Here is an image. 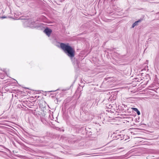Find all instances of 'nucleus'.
Masks as SVG:
<instances>
[{
	"instance_id": "nucleus-5",
	"label": "nucleus",
	"mask_w": 159,
	"mask_h": 159,
	"mask_svg": "<svg viewBox=\"0 0 159 159\" xmlns=\"http://www.w3.org/2000/svg\"><path fill=\"white\" fill-rule=\"evenodd\" d=\"M41 24L39 23H36L34 21H33L32 24L30 25L31 28H36L37 29H40L41 27Z\"/></svg>"
},
{
	"instance_id": "nucleus-9",
	"label": "nucleus",
	"mask_w": 159,
	"mask_h": 159,
	"mask_svg": "<svg viewBox=\"0 0 159 159\" xmlns=\"http://www.w3.org/2000/svg\"><path fill=\"white\" fill-rule=\"evenodd\" d=\"M142 19H140L139 20H138L135 21L132 25L131 28H134L135 26H138L139 25V23H140Z\"/></svg>"
},
{
	"instance_id": "nucleus-3",
	"label": "nucleus",
	"mask_w": 159,
	"mask_h": 159,
	"mask_svg": "<svg viewBox=\"0 0 159 159\" xmlns=\"http://www.w3.org/2000/svg\"><path fill=\"white\" fill-rule=\"evenodd\" d=\"M90 130V129H89ZM79 132H81L84 135L85 134L88 137L91 138H94L96 137L97 134L93 133L91 131L86 129L84 127L80 128L79 130Z\"/></svg>"
},
{
	"instance_id": "nucleus-6",
	"label": "nucleus",
	"mask_w": 159,
	"mask_h": 159,
	"mask_svg": "<svg viewBox=\"0 0 159 159\" xmlns=\"http://www.w3.org/2000/svg\"><path fill=\"white\" fill-rule=\"evenodd\" d=\"M43 32L47 35L49 37L52 32V30L51 29L48 27H46L43 30Z\"/></svg>"
},
{
	"instance_id": "nucleus-20",
	"label": "nucleus",
	"mask_w": 159,
	"mask_h": 159,
	"mask_svg": "<svg viewBox=\"0 0 159 159\" xmlns=\"http://www.w3.org/2000/svg\"><path fill=\"white\" fill-rule=\"evenodd\" d=\"M77 141V140H74L72 142H74V143H75V142H76Z\"/></svg>"
},
{
	"instance_id": "nucleus-16",
	"label": "nucleus",
	"mask_w": 159,
	"mask_h": 159,
	"mask_svg": "<svg viewBox=\"0 0 159 159\" xmlns=\"http://www.w3.org/2000/svg\"><path fill=\"white\" fill-rule=\"evenodd\" d=\"M97 102L96 101L94 100L92 104V106H93V107L96 104Z\"/></svg>"
},
{
	"instance_id": "nucleus-15",
	"label": "nucleus",
	"mask_w": 159,
	"mask_h": 159,
	"mask_svg": "<svg viewBox=\"0 0 159 159\" xmlns=\"http://www.w3.org/2000/svg\"><path fill=\"white\" fill-rule=\"evenodd\" d=\"M41 121L44 124H45L46 123V120L44 118H41Z\"/></svg>"
},
{
	"instance_id": "nucleus-19",
	"label": "nucleus",
	"mask_w": 159,
	"mask_h": 159,
	"mask_svg": "<svg viewBox=\"0 0 159 159\" xmlns=\"http://www.w3.org/2000/svg\"><path fill=\"white\" fill-rule=\"evenodd\" d=\"M6 17H6V16H2V19H4V18H6Z\"/></svg>"
},
{
	"instance_id": "nucleus-24",
	"label": "nucleus",
	"mask_w": 159,
	"mask_h": 159,
	"mask_svg": "<svg viewBox=\"0 0 159 159\" xmlns=\"http://www.w3.org/2000/svg\"><path fill=\"white\" fill-rule=\"evenodd\" d=\"M25 88V89H28V88Z\"/></svg>"
},
{
	"instance_id": "nucleus-17",
	"label": "nucleus",
	"mask_w": 159,
	"mask_h": 159,
	"mask_svg": "<svg viewBox=\"0 0 159 159\" xmlns=\"http://www.w3.org/2000/svg\"><path fill=\"white\" fill-rule=\"evenodd\" d=\"M40 18H42V19H43L44 20H45L46 19V17L45 16H42L40 17Z\"/></svg>"
},
{
	"instance_id": "nucleus-7",
	"label": "nucleus",
	"mask_w": 159,
	"mask_h": 159,
	"mask_svg": "<svg viewBox=\"0 0 159 159\" xmlns=\"http://www.w3.org/2000/svg\"><path fill=\"white\" fill-rule=\"evenodd\" d=\"M34 1L38 4L36 7H41L44 3L41 0H34Z\"/></svg>"
},
{
	"instance_id": "nucleus-18",
	"label": "nucleus",
	"mask_w": 159,
	"mask_h": 159,
	"mask_svg": "<svg viewBox=\"0 0 159 159\" xmlns=\"http://www.w3.org/2000/svg\"><path fill=\"white\" fill-rule=\"evenodd\" d=\"M58 89L56 90H54V91H48V92H55V91H56L57 90H58Z\"/></svg>"
},
{
	"instance_id": "nucleus-21",
	"label": "nucleus",
	"mask_w": 159,
	"mask_h": 159,
	"mask_svg": "<svg viewBox=\"0 0 159 159\" xmlns=\"http://www.w3.org/2000/svg\"><path fill=\"white\" fill-rule=\"evenodd\" d=\"M75 81H74L73 82V84H71V85L70 86V88L71 87V86H72V85L73 84L75 83Z\"/></svg>"
},
{
	"instance_id": "nucleus-2",
	"label": "nucleus",
	"mask_w": 159,
	"mask_h": 159,
	"mask_svg": "<svg viewBox=\"0 0 159 159\" xmlns=\"http://www.w3.org/2000/svg\"><path fill=\"white\" fill-rule=\"evenodd\" d=\"M48 137L46 136H35L33 138L35 142L38 143L42 146H46L48 143Z\"/></svg>"
},
{
	"instance_id": "nucleus-4",
	"label": "nucleus",
	"mask_w": 159,
	"mask_h": 159,
	"mask_svg": "<svg viewBox=\"0 0 159 159\" xmlns=\"http://www.w3.org/2000/svg\"><path fill=\"white\" fill-rule=\"evenodd\" d=\"M33 21L30 19H28L24 22V26L25 27H29L31 28V25L32 24Z\"/></svg>"
},
{
	"instance_id": "nucleus-13",
	"label": "nucleus",
	"mask_w": 159,
	"mask_h": 159,
	"mask_svg": "<svg viewBox=\"0 0 159 159\" xmlns=\"http://www.w3.org/2000/svg\"><path fill=\"white\" fill-rule=\"evenodd\" d=\"M53 43L54 45H55L57 47H60V44L61 43H60V42H57V41L56 42Z\"/></svg>"
},
{
	"instance_id": "nucleus-23",
	"label": "nucleus",
	"mask_w": 159,
	"mask_h": 159,
	"mask_svg": "<svg viewBox=\"0 0 159 159\" xmlns=\"http://www.w3.org/2000/svg\"><path fill=\"white\" fill-rule=\"evenodd\" d=\"M10 12H11V14H12V12L11 11H10Z\"/></svg>"
},
{
	"instance_id": "nucleus-12",
	"label": "nucleus",
	"mask_w": 159,
	"mask_h": 159,
	"mask_svg": "<svg viewBox=\"0 0 159 159\" xmlns=\"http://www.w3.org/2000/svg\"><path fill=\"white\" fill-rule=\"evenodd\" d=\"M21 147L22 148L26 150H29V148L26 146L25 144H24L22 143L21 144Z\"/></svg>"
},
{
	"instance_id": "nucleus-8",
	"label": "nucleus",
	"mask_w": 159,
	"mask_h": 159,
	"mask_svg": "<svg viewBox=\"0 0 159 159\" xmlns=\"http://www.w3.org/2000/svg\"><path fill=\"white\" fill-rule=\"evenodd\" d=\"M124 135L123 134H118L114 136L113 137L116 139H120L121 140L124 139Z\"/></svg>"
},
{
	"instance_id": "nucleus-22",
	"label": "nucleus",
	"mask_w": 159,
	"mask_h": 159,
	"mask_svg": "<svg viewBox=\"0 0 159 159\" xmlns=\"http://www.w3.org/2000/svg\"><path fill=\"white\" fill-rule=\"evenodd\" d=\"M62 131L63 132V131H64V129H62Z\"/></svg>"
},
{
	"instance_id": "nucleus-14",
	"label": "nucleus",
	"mask_w": 159,
	"mask_h": 159,
	"mask_svg": "<svg viewBox=\"0 0 159 159\" xmlns=\"http://www.w3.org/2000/svg\"><path fill=\"white\" fill-rule=\"evenodd\" d=\"M29 16H28L27 17L25 16H23L22 17H20L19 19L20 20H28V18H28Z\"/></svg>"
},
{
	"instance_id": "nucleus-11",
	"label": "nucleus",
	"mask_w": 159,
	"mask_h": 159,
	"mask_svg": "<svg viewBox=\"0 0 159 159\" xmlns=\"http://www.w3.org/2000/svg\"><path fill=\"white\" fill-rule=\"evenodd\" d=\"M131 109L133 110L136 112L138 115H140V111L138 110V109L137 108L135 107H132L131 108Z\"/></svg>"
},
{
	"instance_id": "nucleus-1",
	"label": "nucleus",
	"mask_w": 159,
	"mask_h": 159,
	"mask_svg": "<svg viewBox=\"0 0 159 159\" xmlns=\"http://www.w3.org/2000/svg\"><path fill=\"white\" fill-rule=\"evenodd\" d=\"M60 48L70 58L73 63L78 64L79 61L82 60V57L79 59H77V56L75 57V49L70 45L69 43H61L60 44Z\"/></svg>"
},
{
	"instance_id": "nucleus-10",
	"label": "nucleus",
	"mask_w": 159,
	"mask_h": 159,
	"mask_svg": "<svg viewBox=\"0 0 159 159\" xmlns=\"http://www.w3.org/2000/svg\"><path fill=\"white\" fill-rule=\"evenodd\" d=\"M52 37L51 38H50V39L51 42L52 43V44H53V42H56L57 41V40L56 39V38L55 36L52 35Z\"/></svg>"
}]
</instances>
